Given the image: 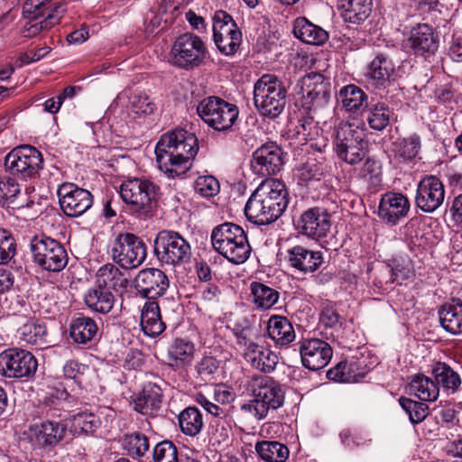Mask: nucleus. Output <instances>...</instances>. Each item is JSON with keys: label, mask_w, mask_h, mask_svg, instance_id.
Wrapping results in <instances>:
<instances>
[{"label": "nucleus", "mask_w": 462, "mask_h": 462, "mask_svg": "<svg viewBox=\"0 0 462 462\" xmlns=\"http://www.w3.org/2000/svg\"><path fill=\"white\" fill-rule=\"evenodd\" d=\"M255 450L260 457L266 462H285L289 457L287 446L277 441L263 440L258 442Z\"/></svg>", "instance_id": "nucleus-44"}, {"label": "nucleus", "mask_w": 462, "mask_h": 462, "mask_svg": "<svg viewBox=\"0 0 462 462\" xmlns=\"http://www.w3.org/2000/svg\"><path fill=\"white\" fill-rule=\"evenodd\" d=\"M294 35L307 44L322 45L328 39V32L304 17L295 20Z\"/></svg>", "instance_id": "nucleus-29"}, {"label": "nucleus", "mask_w": 462, "mask_h": 462, "mask_svg": "<svg viewBox=\"0 0 462 462\" xmlns=\"http://www.w3.org/2000/svg\"><path fill=\"white\" fill-rule=\"evenodd\" d=\"M267 415V411L260 405L254 397L240 407V416L244 420H260L264 419Z\"/></svg>", "instance_id": "nucleus-57"}, {"label": "nucleus", "mask_w": 462, "mask_h": 462, "mask_svg": "<svg viewBox=\"0 0 462 462\" xmlns=\"http://www.w3.org/2000/svg\"><path fill=\"white\" fill-rule=\"evenodd\" d=\"M180 430L188 436H197L203 428V418L196 407L184 409L178 416Z\"/></svg>", "instance_id": "nucleus-42"}, {"label": "nucleus", "mask_w": 462, "mask_h": 462, "mask_svg": "<svg viewBox=\"0 0 462 462\" xmlns=\"http://www.w3.org/2000/svg\"><path fill=\"white\" fill-rule=\"evenodd\" d=\"M194 354V345L181 338L173 341L168 350V356L173 361H190Z\"/></svg>", "instance_id": "nucleus-51"}, {"label": "nucleus", "mask_w": 462, "mask_h": 462, "mask_svg": "<svg viewBox=\"0 0 462 462\" xmlns=\"http://www.w3.org/2000/svg\"><path fill=\"white\" fill-rule=\"evenodd\" d=\"M399 403L409 415L410 421L412 424L420 423L429 414V406L424 402H417L407 397H401Z\"/></svg>", "instance_id": "nucleus-46"}, {"label": "nucleus", "mask_w": 462, "mask_h": 462, "mask_svg": "<svg viewBox=\"0 0 462 462\" xmlns=\"http://www.w3.org/2000/svg\"><path fill=\"white\" fill-rule=\"evenodd\" d=\"M351 365V364L348 365L346 362H340L328 372V377L338 382H348L352 378L350 373ZM353 377H355V375H353Z\"/></svg>", "instance_id": "nucleus-63"}, {"label": "nucleus", "mask_w": 462, "mask_h": 462, "mask_svg": "<svg viewBox=\"0 0 462 462\" xmlns=\"http://www.w3.org/2000/svg\"><path fill=\"white\" fill-rule=\"evenodd\" d=\"M16 251V244L11 232L0 228V263L5 264L11 261Z\"/></svg>", "instance_id": "nucleus-54"}, {"label": "nucleus", "mask_w": 462, "mask_h": 462, "mask_svg": "<svg viewBox=\"0 0 462 462\" xmlns=\"http://www.w3.org/2000/svg\"><path fill=\"white\" fill-rule=\"evenodd\" d=\"M67 423L64 420H47L32 424L28 429V439L41 448L54 447L65 437Z\"/></svg>", "instance_id": "nucleus-20"}, {"label": "nucleus", "mask_w": 462, "mask_h": 462, "mask_svg": "<svg viewBox=\"0 0 462 462\" xmlns=\"http://www.w3.org/2000/svg\"><path fill=\"white\" fill-rule=\"evenodd\" d=\"M128 280L118 267L112 263H106L99 268L97 273L96 284L109 291H118L126 288Z\"/></svg>", "instance_id": "nucleus-31"}, {"label": "nucleus", "mask_w": 462, "mask_h": 462, "mask_svg": "<svg viewBox=\"0 0 462 462\" xmlns=\"http://www.w3.org/2000/svg\"><path fill=\"white\" fill-rule=\"evenodd\" d=\"M123 446L132 457H141L149 450L150 444L144 434L134 432L125 436Z\"/></svg>", "instance_id": "nucleus-47"}, {"label": "nucleus", "mask_w": 462, "mask_h": 462, "mask_svg": "<svg viewBox=\"0 0 462 462\" xmlns=\"http://www.w3.org/2000/svg\"><path fill=\"white\" fill-rule=\"evenodd\" d=\"M137 291L144 298L155 299L162 296L169 288V279L161 270L146 268L138 273L134 279Z\"/></svg>", "instance_id": "nucleus-21"}, {"label": "nucleus", "mask_w": 462, "mask_h": 462, "mask_svg": "<svg viewBox=\"0 0 462 462\" xmlns=\"http://www.w3.org/2000/svg\"><path fill=\"white\" fill-rule=\"evenodd\" d=\"M84 301L93 311L106 314L113 309L116 299L112 291L96 284L87 291Z\"/></svg>", "instance_id": "nucleus-32"}, {"label": "nucleus", "mask_w": 462, "mask_h": 462, "mask_svg": "<svg viewBox=\"0 0 462 462\" xmlns=\"http://www.w3.org/2000/svg\"><path fill=\"white\" fill-rule=\"evenodd\" d=\"M60 205L68 217H79L89 209L93 204L92 194L73 183H63L58 189Z\"/></svg>", "instance_id": "nucleus-17"}, {"label": "nucleus", "mask_w": 462, "mask_h": 462, "mask_svg": "<svg viewBox=\"0 0 462 462\" xmlns=\"http://www.w3.org/2000/svg\"><path fill=\"white\" fill-rule=\"evenodd\" d=\"M287 260L291 267L302 273H313L322 264L323 254L295 245L287 251Z\"/></svg>", "instance_id": "nucleus-24"}, {"label": "nucleus", "mask_w": 462, "mask_h": 462, "mask_svg": "<svg viewBox=\"0 0 462 462\" xmlns=\"http://www.w3.org/2000/svg\"><path fill=\"white\" fill-rule=\"evenodd\" d=\"M432 374L438 386L457 391L461 384L459 374L446 363L439 362L432 368Z\"/></svg>", "instance_id": "nucleus-43"}, {"label": "nucleus", "mask_w": 462, "mask_h": 462, "mask_svg": "<svg viewBox=\"0 0 462 462\" xmlns=\"http://www.w3.org/2000/svg\"><path fill=\"white\" fill-rule=\"evenodd\" d=\"M158 189L159 188L150 180L133 179L122 183L120 195L134 212L146 216L156 207Z\"/></svg>", "instance_id": "nucleus-10"}, {"label": "nucleus", "mask_w": 462, "mask_h": 462, "mask_svg": "<svg viewBox=\"0 0 462 462\" xmlns=\"http://www.w3.org/2000/svg\"><path fill=\"white\" fill-rule=\"evenodd\" d=\"M42 153L33 146L23 145L11 151L5 160V168L14 175L32 178L42 169Z\"/></svg>", "instance_id": "nucleus-13"}, {"label": "nucleus", "mask_w": 462, "mask_h": 462, "mask_svg": "<svg viewBox=\"0 0 462 462\" xmlns=\"http://www.w3.org/2000/svg\"><path fill=\"white\" fill-rule=\"evenodd\" d=\"M316 79L312 84H308L305 89L306 94H303L305 105L311 107L323 106L328 103L330 91L328 83H325L320 75H315Z\"/></svg>", "instance_id": "nucleus-37"}, {"label": "nucleus", "mask_w": 462, "mask_h": 462, "mask_svg": "<svg viewBox=\"0 0 462 462\" xmlns=\"http://www.w3.org/2000/svg\"><path fill=\"white\" fill-rule=\"evenodd\" d=\"M21 338L31 345L41 348L47 347L50 343V336L46 326L35 320L26 322L20 329Z\"/></svg>", "instance_id": "nucleus-39"}, {"label": "nucleus", "mask_w": 462, "mask_h": 462, "mask_svg": "<svg viewBox=\"0 0 462 462\" xmlns=\"http://www.w3.org/2000/svg\"><path fill=\"white\" fill-rule=\"evenodd\" d=\"M211 241L218 254L236 264L245 263L251 254L245 230L234 223L226 222L216 226L211 233Z\"/></svg>", "instance_id": "nucleus-3"}, {"label": "nucleus", "mask_w": 462, "mask_h": 462, "mask_svg": "<svg viewBox=\"0 0 462 462\" xmlns=\"http://www.w3.org/2000/svg\"><path fill=\"white\" fill-rule=\"evenodd\" d=\"M199 151V141L193 133L175 129L162 134L156 144L159 169L170 177L186 173Z\"/></svg>", "instance_id": "nucleus-1"}, {"label": "nucleus", "mask_w": 462, "mask_h": 462, "mask_svg": "<svg viewBox=\"0 0 462 462\" xmlns=\"http://www.w3.org/2000/svg\"><path fill=\"white\" fill-rule=\"evenodd\" d=\"M245 326L236 325L233 328V333L238 341H245L249 339H254L257 337L258 329L253 324H250L248 320H245Z\"/></svg>", "instance_id": "nucleus-62"}, {"label": "nucleus", "mask_w": 462, "mask_h": 462, "mask_svg": "<svg viewBox=\"0 0 462 462\" xmlns=\"http://www.w3.org/2000/svg\"><path fill=\"white\" fill-rule=\"evenodd\" d=\"M444 199V185L438 177L427 175L419 181L415 203L420 210L432 213L443 204Z\"/></svg>", "instance_id": "nucleus-19"}, {"label": "nucleus", "mask_w": 462, "mask_h": 462, "mask_svg": "<svg viewBox=\"0 0 462 462\" xmlns=\"http://www.w3.org/2000/svg\"><path fill=\"white\" fill-rule=\"evenodd\" d=\"M30 249L34 263L44 271L59 273L68 264L69 257L64 246L49 236H35Z\"/></svg>", "instance_id": "nucleus-9"}, {"label": "nucleus", "mask_w": 462, "mask_h": 462, "mask_svg": "<svg viewBox=\"0 0 462 462\" xmlns=\"http://www.w3.org/2000/svg\"><path fill=\"white\" fill-rule=\"evenodd\" d=\"M154 254L162 263L176 266L189 262L192 250L189 242L179 232L164 229L155 237Z\"/></svg>", "instance_id": "nucleus-7"}, {"label": "nucleus", "mask_w": 462, "mask_h": 462, "mask_svg": "<svg viewBox=\"0 0 462 462\" xmlns=\"http://www.w3.org/2000/svg\"><path fill=\"white\" fill-rule=\"evenodd\" d=\"M410 392L422 402L436 401L439 395V387L430 377L417 374L409 383Z\"/></svg>", "instance_id": "nucleus-35"}, {"label": "nucleus", "mask_w": 462, "mask_h": 462, "mask_svg": "<svg viewBox=\"0 0 462 462\" xmlns=\"http://www.w3.org/2000/svg\"><path fill=\"white\" fill-rule=\"evenodd\" d=\"M51 0H26L23 6V16L25 19L45 18L49 12H55V7L51 8L47 5Z\"/></svg>", "instance_id": "nucleus-52"}, {"label": "nucleus", "mask_w": 462, "mask_h": 462, "mask_svg": "<svg viewBox=\"0 0 462 462\" xmlns=\"http://www.w3.org/2000/svg\"><path fill=\"white\" fill-rule=\"evenodd\" d=\"M111 255L125 269L137 268L146 258V245L134 234H120L112 245Z\"/></svg>", "instance_id": "nucleus-11"}, {"label": "nucleus", "mask_w": 462, "mask_h": 462, "mask_svg": "<svg viewBox=\"0 0 462 462\" xmlns=\"http://www.w3.org/2000/svg\"><path fill=\"white\" fill-rule=\"evenodd\" d=\"M199 117L216 131H227L238 118V107L226 100L210 96L203 98L197 106Z\"/></svg>", "instance_id": "nucleus-8"}, {"label": "nucleus", "mask_w": 462, "mask_h": 462, "mask_svg": "<svg viewBox=\"0 0 462 462\" xmlns=\"http://www.w3.org/2000/svg\"><path fill=\"white\" fill-rule=\"evenodd\" d=\"M208 58L209 52L206 43L192 32L177 37L170 53L171 65L188 71L203 66Z\"/></svg>", "instance_id": "nucleus-5"}, {"label": "nucleus", "mask_w": 462, "mask_h": 462, "mask_svg": "<svg viewBox=\"0 0 462 462\" xmlns=\"http://www.w3.org/2000/svg\"><path fill=\"white\" fill-rule=\"evenodd\" d=\"M410 209L409 199L401 193H387L381 199L378 214L384 221L395 225Z\"/></svg>", "instance_id": "nucleus-25"}, {"label": "nucleus", "mask_w": 462, "mask_h": 462, "mask_svg": "<svg viewBox=\"0 0 462 462\" xmlns=\"http://www.w3.org/2000/svg\"><path fill=\"white\" fill-rule=\"evenodd\" d=\"M152 457L154 462H180L177 448L171 441H162L155 445Z\"/></svg>", "instance_id": "nucleus-53"}, {"label": "nucleus", "mask_w": 462, "mask_h": 462, "mask_svg": "<svg viewBox=\"0 0 462 462\" xmlns=\"http://www.w3.org/2000/svg\"><path fill=\"white\" fill-rule=\"evenodd\" d=\"M408 41L415 55L425 59L434 55L439 49V37L427 23H419L413 27Z\"/></svg>", "instance_id": "nucleus-23"}, {"label": "nucleus", "mask_w": 462, "mask_h": 462, "mask_svg": "<svg viewBox=\"0 0 462 462\" xmlns=\"http://www.w3.org/2000/svg\"><path fill=\"white\" fill-rule=\"evenodd\" d=\"M288 204L285 184L278 179H265L247 200L245 214L256 225H268L283 214Z\"/></svg>", "instance_id": "nucleus-2"}, {"label": "nucleus", "mask_w": 462, "mask_h": 462, "mask_svg": "<svg viewBox=\"0 0 462 462\" xmlns=\"http://www.w3.org/2000/svg\"><path fill=\"white\" fill-rule=\"evenodd\" d=\"M393 115V109L388 105L383 102H377L368 107L365 119L370 128L375 131H383L389 125Z\"/></svg>", "instance_id": "nucleus-40"}, {"label": "nucleus", "mask_w": 462, "mask_h": 462, "mask_svg": "<svg viewBox=\"0 0 462 462\" xmlns=\"http://www.w3.org/2000/svg\"><path fill=\"white\" fill-rule=\"evenodd\" d=\"M162 391L155 383H147L134 400V410L144 415H152L161 408Z\"/></svg>", "instance_id": "nucleus-28"}, {"label": "nucleus", "mask_w": 462, "mask_h": 462, "mask_svg": "<svg viewBox=\"0 0 462 462\" xmlns=\"http://www.w3.org/2000/svg\"><path fill=\"white\" fill-rule=\"evenodd\" d=\"M253 303L257 309L272 308L280 297L279 291L262 282H253L250 285Z\"/></svg>", "instance_id": "nucleus-41"}, {"label": "nucleus", "mask_w": 462, "mask_h": 462, "mask_svg": "<svg viewBox=\"0 0 462 462\" xmlns=\"http://www.w3.org/2000/svg\"><path fill=\"white\" fill-rule=\"evenodd\" d=\"M332 226L331 215L326 208L314 207L305 210L297 221V229L314 240L328 236Z\"/></svg>", "instance_id": "nucleus-16"}, {"label": "nucleus", "mask_w": 462, "mask_h": 462, "mask_svg": "<svg viewBox=\"0 0 462 462\" xmlns=\"http://www.w3.org/2000/svg\"><path fill=\"white\" fill-rule=\"evenodd\" d=\"M64 11L62 5H58L55 7L56 13L49 12L45 18L41 21H39V19H27L28 21L23 30V36L32 38L41 32L51 29L60 22Z\"/></svg>", "instance_id": "nucleus-38"}, {"label": "nucleus", "mask_w": 462, "mask_h": 462, "mask_svg": "<svg viewBox=\"0 0 462 462\" xmlns=\"http://www.w3.org/2000/svg\"><path fill=\"white\" fill-rule=\"evenodd\" d=\"M359 177L369 186L377 187L382 182V166L374 158H366L359 171Z\"/></svg>", "instance_id": "nucleus-48"}, {"label": "nucleus", "mask_w": 462, "mask_h": 462, "mask_svg": "<svg viewBox=\"0 0 462 462\" xmlns=\"http://www.w3.org/2000/svg\"><path fill=\"white\" fill-rule=\"evenodd\" d=\"M37 367V359L27 350L8 348L0 354V374L6 378H30L34 375Z\"/></svg>", "instance_id": "nucleus-12"}, {"label": "nucleus", "mask_w": 462, "mask_h": 462, "mask_svg": "<svg viewBox=\"0 0 462 462\" xmlns=\"http://www.w3.org/2000/svg\"><path fill=\"white\" fill-rule=\"evenodd\" d=\"M156 108L155 103L144 93H134L129 97L128 109L137 116L152 115Z\"/></svg>", "instance_id": "nucleus-49"}, {"label": "nucleus", "mask_w": 462, "mask_h": 462, "mask_svg": "<svg viewBox=\"0 0 462 462\" xmlns=\"http://www.w3.org/2000/svg\"><path fill=\"white\" fill-rule=\"evenodd\" d=\"M346 22L360 23L372 11V0H338Z\"/></svg>", "instance_id": "nucleus-34"}, {"label": "nucleus", "mask_w": 462, "mask_h": 462, "mask_svg": "<svg viewBox=\"0 0 462 462\" xmlns=\"http://www.w3.org/2000/svg\"><path fill=\"white\" fill-rule=\"evenodd\" d=\"M141 326L143 333L154 337L162 334L166 326L162 320L160 306L156 301H148L144 304L141 314Z\"/></svg>", "instance_id": "nucleus-30"}, {"label": "nucleus", "mask_w": 462, "mask_h": 462, "mask_svg": "<svg viewBox=\"0 0 462 462\" xmlns=\"http://www.w3.org/2000/svg\"><path fill=\"white\" fill-rule=\"evenodd\" d=\"M441 327L448 333L462 335V301L458 299L445 303L439 309Z\"/></svg>", "instance_id": "nucleus-26"}, {"label": "nucleus", "mask_w": 462, "mask_h": 462, "mask_svg": "<svg viewBox=\"0 0 462 462\" xmlns=\"http://www.w3.org/2000/svg\"><path fill=\"white\" fill-rule=\"evenodd\" d=\"M217 50L226 56L236 54L242 42V32H235L233 36L223 37L221 42H214Z\"/></svg>", "instance_id": "nucleus-60"}, {"label": "nucleus", "mask_w": 462, "mask_h": 462, "mask_svg": "<svg viewBox=\"0 0 462 462\" xmlns=\"http://www.w3.org/2000/svg\"><path fill=\"white\" fill-rule=\"evenodd\" d=\"M395 155L403 161H411L417 157L421 148V138L414 133L398 139L394 143Z\"/></svg>", "instance_id": "nucleus-45"}, {"label": "nucleus", "mask_w": 462, "mask_h": 462, "mask_svg": "<svg viewBox=\"0 0 462 462\" xmlns=\"http://www.w3.org/2000/svg\"><path fill=\"white\" fill-rule=\"evenodd\" d=\"M97 331L98 327L92 319L79 317L72 320L69 335L75 343L85 345L97 337Z\"/></svg>", "instance_id": "nucleus-36"}, {"label": "nucleus", "mask_w": 462, "mask_h": 462, "mask_svg": "<svg viewBox=\"0 0 462 462\" xmlns=\"http://www.w3.org/2000/svg\"><path fill=\"white\" fill-rule=\"evenodd\" d=\"M99 420L93 413H78L72 417V429L75 434L94 433L99 427Z\"/></svg>", "instance_id": "nucleus-50"}, {"label": "nucleus", "mask_w": 462, "mask_h": 462, "mask_svg": "<svg viewBox=\"0 0 462 462\" xmlns=\"http://www.w3.org/2000/svg\"><path fill=\"white\" fill-rule=\"evenodd\" d=\"M18 183L10 177L0 176V204L11 203L19 194Z\"/></svg>", "instance_id": "nucleus-58"}, {"label": "nucleus", "mask_w": 462, "mask_h": 462, "mask_svg": "<svg viewBox=\"0 0 462 462\" xmlns=\"http://www.w3.org/2000/svg\"><path fill=\"white\" fill-rule=\"evenodd\" d=\"M88 370V366L75 360L68 361L63 366V373L67 378L80 383L79 378Z\"/></svg>", "instance_id": "nucleus-64"}, {"label": "nucleus", "mask_w": 462, "mask_h": 462, "mask_svg": "<svg viewBox=\"0 0 462 462\" xmlns=\"http://www.w3.org/2000/svg\"><path fill=\"white\" fill-rule=\"evenodd\" d=\"M369 84L376 89H386L395 81V66L383 53H378L367 67Z\"/></svg>", "instance_id": "nucleus-22"}, {"label": "nucleus", "mask_w": 462, "mask_h": 462, "mask_svg": "<svg viewBox=\"0 0 462 462\" xmlns=\"http://www.w3.org/2000/svg\"><path fill=\"white\" fill-rule=\"evenodd\" d=\"M269 337L281 347H287L295 340L294 328L289 319L282 316H273L267 325Z\"/></svg>", "instance_id": "nucleus-27"}, {"label": "nucleus", "mask_w": 462, "mask_h": 462, "mask_svg": "<svg viewBox=\"0 0 462 462\" xmlns=\"http://www.w3.org/2000/svg\"><path fill=\"white\" fill-rule=\"evenodd\" d=\"M323 176L322 165L315 160L308 161L300 170V180L302 182L319 180Z\"/></svg>", "instance_id": "nucleus-61"}, {"label": "nucleus", "mask_w": 462, "mask_h": 462, "mask_svg": "<svg viewBox=\"0 0 462 462\" xmlns=\"http://www.w3.org/2000/svg\"><path fill=\"white\" fill-rule=\"evenodd\" d=\"M338 101L348 112L356 113L367 107V95L365 91L353 84L343 87L338 93Z\"/></svg>", "instance_id": "nucleus-33"}, {"label": "nucleus", "mask_w": 462, "mask_h": 462, "mask_svg": "<svg viewBox=\"0 0 462 462\" xmlns=\"http://www.w3.org/2000/svg\"><path fill=\"white\" fill-rule=\"evenodd\" d=\"M278 361V356L274 352L262 349L252 366L263 373H271L275 369Z\"/></svg>", "instance_id": "nucleus-56"}, {"label": "nucleus", "mask_w": 462, "mask_h": 462, "mask_svg": "<svg viewBox=\"0 0 462 462\" xmlns=\"http://www.w3.org/2000/svg\"><path fill=\"white\" fill-rule=\"evenodd\" d=\"M298 344L302 365L309 370H320L327 366L332 358L331 346L322 339L303 338Z\"/></svg>", "instance_id": "nucleus-18"}, {"label": "nucleus", "mask_w": 462, "mask_h": 462, "mask_svg": "<svg viewBox=\"0 0 462 462\" xmlns=\"http://www.w3.org/2000/svg\"><path fill=\"white\" fill-rule=\"evenodd\" d=\"M248 391L254 399L269 412L284 403V391L282 384L267 375L253 376L248 382Z\"/></svg>", "instance_id": "nucleus-14"}, {"label": "nucleus", "mask_w": 462, "mask_h": 462, "mask_svg": "<svg viewBox=\"0 0 462 462\" xmlns=\"http://www.w3.org/2000/svg\"><path fill=\"white\" fill-rule=\"evenodd\" d=\"M282 151L275 143H266L258 147L253 153L251 169L260 177L277 174L284 164Z\"/></svg>", "instance_id": "nucleus-15"}, {"label": "nucleus", "mask_w": 462, "mask_h": 462, "mask_svg": "<svg viewBox=\"0 0 462 462\" xmlns=\"http://www.w3.org/2000/svg\"><path fill=\"white\" fill-rule=\"evenodd\" d=\"M218 368L219 361L213 356H204L196 365L198 374L205 382H211Z\"/></svg>", "instance_id": "nucleus-55"}, {"label": "nucleus", "mask_w": 462, "mask_h": 462, "mask_svg": "<svg viewBox=\"0 0 462 462\" xmlns=\"http://www.w3.org/2000/svg\"><path fill=\"white\" fill-rule=\"evenodd\" d=\"M334 145L338 158L351 165L361 162L366 154L363 129L348 122H340L336 126Z\"/></svg>", "instance_id": "nucleus-6"}, {"label": "nucleus", "mask_w": 462, "mask_h": 462, "mask_svg": "<svg viewBox=\"0 0 462 462\" xmlns=\"http://www.w3.org/2000/svg\"><path fill=\"white\" fill-rule=\"evenodd\" d=\"M195 190L203 197H213L219 190L218 180L210 175L199 176L195 182Z\"/></svg>", "instance_id": "nucleus-59"}, {"label": "nucleus", "mask_w": 462, "mask_h": 462, "mask_svg": "<svg viewBox=\"0 0 462 462\" xmlns=\"http://www.w3.org/2000/svg\"><path fill=\"white\" fill-rule=\"evenodd\" d=\"M287 92V88L278 77L264 74L254 84V106L263 116L274 119L284 110Z\"/></svg>", "instance_id": "nucleus-4"}]
</instances>
